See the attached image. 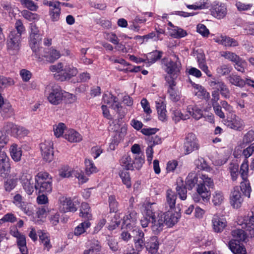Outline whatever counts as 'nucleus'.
I'll list each match as a JSON object with an SVG mask.
<instances>
[{"label":"nucleus","instance_id":"f257e3e1","mask_svg":"<svg viewBox=\"0 0 254 254\" xmlns=\"http://www.w3.org/2000/svg\"><path fill=\"white\" fill-rule=\"evenodd\" d=\"M154 202L146 201L145 203L146 218H149V222L151 223V228L153 232L157 234L163 230L165 220L164 214L162 212H155L152 205Z\"/></svg>","mask_w":254,"mask_h":254},{"label":"nucleus","instance_id":"f03ea898","mask_svg":"<svg viewBox=\"0 0 254 254\" xmlns=\"http://www.w3.org/2000/svg\"><path fill=\"white\" fill-rule=\"evenodd\" d=\"M50 70L54 73V77L61 81H64L76 75L77 69L72 64H53Z\"/></svg>","mask_w":254,"mask_h":254},{"label":"nucleus","instance_id":"7ed1b4c3","mask_svg":"<svg viewBox=\"0 0 254 254\" xmlns=\"http://www.w3.org/2000/svg\"><path fill=\"white\" fill-rule=\"evenodd\" d=\"M35 189L39 192L50 193L52 190L53 179L47 172H40L35 176Z\"/></svg>","mask_w":254,"mask_h":254},{"label":"nucleus","instance_id":"20e7f679","mask_svg":"<svg viewBox=\"0 0 254 254\" xmlns=\"http://www.w3.org/2000/svg\"><path fill=\"white\" fill-rule=\"evenodd\" d=\"M64 91L55 83H50L46 86L45 95L48 101L52 105H58L63 101Z\"/></svg>","mask_w":254,"mask_h":254},{"label":"nucleus","instance_id":"39448f33","mask_svg":"<svg viewBox=\"0 0 254 254\" xmlns=\"http://www.w3.org/2000/svg\"><path fill=\"white\" fill-rule=\"evenodd\" d=\"M20 34L15 33V31H11L9 34L7 41V49L11 54H16L20 49L21 42Z\"/></svg>","mask_w":254,"mask_h":254},{"label":"nucleus","instance_id":"423d86ee","mask_svg":"<svg viewBox=\"0 0 254 254\" xmlns=\"http://www.w3.org/2000/svg\"><path fill=\"white\" fill-rule=\"evenodd\" d=\"M9 234L16 239V244L21 254H28L25 236L20 233L16 227H10Z\"/></svg>","mask_w":254,"mask_h":254},{"label":"nucleus","instance_id":"0eeeda50","mask_svg":"<svg viewBox=\"0 0 254 254\" xmlns=\"http://www.w3.org/2000/svg\"><path fill=\"white\" fill-rule=\"evenodd\" d=\"M4 130L15 137H22L27 135L29 131L23 127L12 123H6L3 127Z\"/></svg>","mask_w":254,"mask_h":254},{"label":"nucleus","instance_id":"6e6552de","mask_svg":"<svg viewBox=\"0 0 254 254\" xmlns=\"http://www.w3.org/2000/svg\"><path fill=\"white\" fill-rule=\"evenodd\" d=\"M40 150L43 159L51 162L54 159L53 143L51 140H46L40 144Z\"/></svg>","mask_w":254,"mask_h":254},{"label":"nucleus","instance_id":"1a4fd4ad","mask_svg":"<svg viewBox=\"0 0 254 254\" xmlns=\"http://www.w3.org/2000/svg\"><path fill=\"white\" fill-rule=\"evenodd\" d=\"M58 204L59 209L61 212H74L77 210V207L70 197H66L64 196H61L59 199Z\"/></svg>","mask_w":254,"mask_h":254},{"label":"nucleus","instance_id":"9d476101","mask_svg":"<svg viewBox=\"0 0 254 254\" xmlns=\"http://www.w3.org/2000/svg\"><path fill=\"white\" fill-rule=\"evenodd\" d=\"M199 145L195 135L192 133H188L185 138L184 148L186 154L197 150Z\"/></svg>","mask_w":254,"mask_h":254},{"label":"nucleus","instance_id":"9b49d317","mask_svg":"<svg viewBox=\"0 0 254 254\" xmlns=\"http://www.w3.org/2000/svg\"><path fill=\"white\" fill-rule=\"evenodd\" d=\"M42 39L40 34L29 36L28 38L29 45L34 54V56L38 59H41L40 51L42 47H40V44Z\"/></svg>","mask_w":254,"mask_h":254},{"label":"nucleus","instance_id":"f8f14e48","mask_svg":"<svg viewBox=\"0 0 254 254\" xmlns=\"http://www.w3.org/2000/svg\"><path fill=\"white\" fill-rule=\"evenodd\" d=\"M10 172V159L4 150H0V175L6 177Z\"/></svg>","mask_w":254,"mask_h":254},{"label":"nucleus","instance_id":"ddd939ff","mask_svg":"<svg viewBox=\"0 0 254 254\" xmlns=\"http://www.w3.org/2000/svg\"><path fill=\"white\" fill-rule=\"evenodd\" d=\"M20 180L26 193L28 195L32 194L35 189L32 175L27 173H23L20 176Z\"/></svg>","mask_w":254,"mask_h":254},{"label":"nucleus","instance_id":"4468645a","mask_svg":"<svg viewBox=\"0 0 254 254\" xmlns=\"http://www.w3.org/2000/svg\"><path fill=\"white\" fill-rule=\"evenodd\" d=\"M252 212V215L249 218H240L238 223L241 226L242 228L249 231L252 237H254V207Z\"/></svg>","mask_w":254,"mask_h":254},{"label":"nucleus","instance_id":"2eb2a0df","mask_svg":"<svg viewBox=\"0 0 254 254\" xmlns=\"http://www.w3.org/2000/svg\"><path fill=\"white\" fill-rule=\"evenodd\" d=\"M110 127L114 132V140L115 143L120 141L126 134L127 126L126 124L113 123V125H110Z\"/></svg>","mask_w":254,"mask_h":254},{"label":"nucleus","instance_id":"dca6fc26","mask_svg":"<svg viewBox=\"0 0 254 254\" xmlns=\"http://www.w3.org/2000/svg\"><path fill=\"white\" fill-rule=\"evenodd\" d=\"M212 228L215 232L221 233L227 226L226 219L222 216L214 215L211 220Z\"/></svg>","mask_w":254,"mask_h":254},{"label":"nucleus","instance_id":"f3484780","mask_svg":"<svg viewBox=\"0 0 254 254\" xmlns=\"http://www.w3.org/2000/svg\"><path fill=\"white\" fill-rule=\"evenodd\" d=\"M243 202V198L241 193L239 190V188L236 187L233 189L230 195V204L234 208L237 209L241 206Z\"/></svg>","mask_w":254,"mask_h":254},{"label":"nucleus","instance_id":"a211bd4d","mask_svg":"<svg viewBox=\"0 0 254 254\" xmlns=\"http://www.w3.org/2000/svg\"><path fill=\"white\" fill-rule=\"evenodd\" d=\"M211 13L214 17L220 19L226 16L227 8L224 4L218 2L212 5Z\"/></svg>","mask_w":254,"mask_h":254},{"label":"nucleus","instance_id":"6ab92c4d","mask_svg":"<svg viewBox=\"0 0 254 254\" xmlns=\"http://www.w3.org/2000/svg\"><path fill=\"white\" fill-rule=\"evenodd\" d=\"M144 246L150 254H156L158 251L159 242L156 236L146 238Z\"/></svg>","mask_w":254,"mask_h":254},{"label":"nucleus","instance_id":"aec40b11","mask_svg":"<svg viewBox=\"0 0 254 254\" xmlns=\"http://www.w3.org/2000/svg\"><path fill=\"white\" fill-rule=\"evenodd\" d=\"M103 101L105 104L117 111H119L121 107L117 98L111 93L104 94Z\"/></svg>","mask_w":254,"mask_h":254},{"label":"nucleus","instance_id":"412c9836","mask_svg":"<svg viewBox=\"0 0 254 254\" xmlns=\"http://www.w3.org/2000/svg\"><path fill=\"white\" fill-rule=\"evenodd\" d=\"M42 57L41 59H38L39 62H41V59H42V57H44L48 62L54 63L56 60L59 59L61 57V54L59 51L54 49H48V52H46L44 55H41Z\"/></svg>","mask_w":254,"mask_h":254},{"label":"nucleus","instance_id":"4be33fe9","mask_svg":"<svg viewBox=\"0 0 254 254\" xmlns=\"http://www.w3.org/2000/svg\"><path fill=\"white\" fill-rule=\"evenodd\" d=\"M64 137L70 142H78L82 139L81 134L73 129L66 130Z\"/></svg>","mask_w":254,"mask_h":254},{"label":"nucleus","instance_id":"5701e85b","mask_svg":"<svg viewBox=\"0 0 254 254\" xmlns=\"http://www.w3.org/2000/svg\"><path fill=\"white\" fill-rule=\"evenodd\" d=\"M137 220V213L134 210H131L124 217L123 223L129 228L134 225Z\"/></svg>","mask_w":254,"mask_h":254},{"label":"nucleus","instance_id":"b1692460","mask_svg":"<svg viewBox=\"0 0 254 254\" xmlns=\"http://www.w3.org/2000/svg\"><path fill=\"white\" fill-rule=\"evenodd\" d=\"M164 218H165V224L168 227H172L178 221L180 218L179 215L177 213H173L171 211H168L165 213Z\"/></svg>","mask_w":254,"mask_h":254},{"label":"nucleus","instance_id":"393cba45","mask_svg":"<svg viewBox=\"0 0 254 254\" xmlns=\"http://www.w3.org/2000/svg\"><path fill=\"white\" fill-rule=\"evenodd\" d=\"M9 152L12 159L15 162H19L21 158L22 151L21 148L16 143L11 145Z\"/></svg>","mask_w":254,"mask_h":254},{"label":"nucleus","instance_id":"a878e982","mask_svg":"<svg viewBox=\"0 0 254 254\" xmlns=\"http://www.w3.org/2000/svg\"><path fill=\"white\" fill-rule=\"evenodd\" d=\"M197 193H199L204 201H208L210 199V192L204 184L199 182L196 188Z\"/></svg>","mask_w":254,"mask_h":254},{"label":"nucleus","instance_id":"bb28decb","mask_svg":"<svg viewBox=\"0 0 254 254\" xmlns=\"http://www.w3.org/2000/svg\"><path fill=\"white\" fill-rule=\"evenodd\" d=\"M210 85L217 88L218 90H220L221 95L225 98H229L230 97V91L223 82L212 81L210 83Z\"/></svg>","mask_w":254,"mask_h":254},{"label":"nucleus","instance_id":"cd10ccee","mask_svg":"<svg viewBox=\"0 0 254 254\" xmlns=\"http://www.w3.org/2000/svg\"><path fill=\"white\" fill-rule=\"evenodd\" d=\"M177 185L176 190L179 198L183 200H186L187 197V190L182 178L177 179Z\"/></svg>","mask_w":254,"mask_h":254},{"label":"nucleus","instance_id":"c85d7f7f","mask_svg":"<svg viewBox=\"0 0 254 254\" xmlns=\"http://www.w3.org/2000/svg\"><path fill=\"white\" fill-rule=\"evenodd\" d=\"M187 111L190 116H192L196 120H199L203 116L202 111L198 107L195 105H190L188 106Z\"/></svg>","mask_w":254,"mask_h":254},{"label":"nucleus","instance_id":"c756f323","mask_svg":"<svg viewBox=\"0 0 254 254\" xmlns=\"http://www.w3.org/2000/svg\"><path fill=\"white\" fill-rule=\"evenodd\" d=\"M192 86L194 89V93L198 98L205 99L209 98V93L202 86L195 83H193Z\"/></svg>","mask_w":254,"mask_h":254},{"label":"nucleus","instance_id":"7c9ffc66","mask_svg":"<svg viewBox=\"0 0 254 254\" xmlns=\"http://www.w3.org/2000/svg\"><path fill=\"white\" fill-rule=\"evenodd\" d=\"M231 234L233 238L231 241H233L234 243L238 242V244L240 242L245 241L247 237L244 231L240 229L233 230Z\"/></svg>","mask_w":254,"mask_h":254},{"label":"nucleus","instance_id":"2f4dec72","mask_svg":"<svg viewBox=\"0 0 254 254\" xmlns=\"http://www.w3.org/2000/svg\"><path fill=\"white\" fill-rule=\"evenodd\" d=\"M88 250L84 251L83 254H100L101 246L98 241L93 240L89 242Z\"/></svg>","mask_w":254,"mask_h":254},{"label":"nucleus","instance_id":"473e14b6","mask_svg":"<svg viewBox=\"0 0 254 254\" xmlns=\"http://www.w3.org/2000/svg\"><path fill=\"white\" fill-rule=\"evenodd\" d=\"M120 165L124 167L127 170H132L133 169V161L128 154H124L120 160Z\"/></svg>","mask_w":254,"mask_h":254},{"label":"nucleus","instance_id":"72a5a7b5","mask_svg":"<svg viewBox=\"0 0 254 254\" xmlns=\"http://www.w3.org/2000/svg\"><path fill=\"white\" fill-rule=\"evenodd\" d=\"M181 66L178 64H165L164 69L170 78L177 77Z\"/></svg>","mask_w":254,"mask_h":254},{"label":"nucleus","instance_id":"f704fd0d","mask_svg":"<svg viewBox=\"0 0 254 254\" xmlns=\"http://www.w3.org/2000/svg\"><path fill=\"white\" fill-rule=\"evenodd\" d=\"M137 237L134 238V247L136 251L137 252L141 251L144 246V243L142 239L144 238V233L140 230H138L137 231Z\"/></svg>","mask_w":254,"mask_h":254},{"label":"nucleus","instance_id":"c9c22d12","mask_svg":"<svg viewBox=\"0 0 254 254\" xmlns=\"http://www.w3.org/2000/svg\"><path fill=\"white\" fill-rule=\"evenodd\" d=\"M229 247L234 254H246L245 248L239 243H234L233 241H230L229 243Z\"/></svg>","mask_w":254,"mask_h":254},{"label":"nucleus","instance_id":"e433bc0d","mask_svg":"<svg viewBox=\"0 0 254 254\" xmlns=\"http://www.w3.org/2000/svg\"><path fill=\"white\" fill-rule=\"evenodd\" d=\"M38 233L41 243L43 244L44 249L49 251L52 247V245L50 243L48 234L41 231H38Z\"/></svg>","mask_w":254,"mask_h":254},{"label":"nucleus","instance_id":"4c0bfd02","mask_svg":"<svg viewBox=\"0 0 254 254\" xmlns=\"http://www.w3.org/2000/svg\"><path fill=\"white\" fill-rule=\"evenodd\" d=\"M227 125L231 128L240 130L243 127L244 124L241 119L238 117H235L232 120L227 121Z\"/></svg>","mask_w":254,"mask_h":254},{"label":"nucleus","instance_id":"58836bf2","mask_svg":"<svg viewBox=\"0 0 254 254\" xmlns=\"http://www.w3.org/2000/svg\"><path fill=\"white\" fill-rule=\"evenodd\" d=\"M91 226V223L88 220L80 223L76 226L74 230L75 236H78L86 232V230Z\"/></svg>","mask_w":254,"mask_h":254},{"label":"nucleus","instance_id":"ea45409f","mask_svg":"<svg viewBox=\"0 0 254 254\" xmlns=\"http://www.w3.org/2000/svg\"><path fill=\"white\" fill-rule=\"evenodd\" d=\"M177 196L175 192L171 190H167L166 192V203L170 209L175 208Z\"/></svg>","mask_w":254,"mask_h":254},{"label":"nucleus","instance_id":"a19ab883","mask_svg":"<svg viewBox=\"0 0 254 254\" xmlns=\"http://www.w3.org/2000/svg\"><path fill=\"white\" fill-rule=\"evenodd\" d=\"M119 175L123 184L127 189L130 188L131 187V181L129 172L127 170H122L119 172Z\"/></svg>","mask_w":254,"mask_h":254},{"label":"nucleus","instance_id":"79ce46f5","mask_svg":"<svg viewBox=\"0 0 254 254\" xmlns=\"http://www.w3.org/2000/svg\"><path fill=\"white\" fill-rule=\"evenodd\" d=\"M80 210L79 216L80 217L87 219L88 220L91 219L92 214L90 208L88 203L86 202L82 203Z\"/></svg>","mask_w":254,"mask_h":254},{"label":"nucleus","instance_id":"37998d69","mask_svg":"<svg viewBox=\"0 0 254 254\" xmlns=\"http://www.w3.org/2000/svg\"><path fill=\"white\" fill-rule=\"evenodd\" d=\"M163 52L155 50L148 53L146 55V60L148 64H153L160 60L162 56Z\"/></svg>","mask_w":254,"mask_h":254},{"label":"nucleus","instance_id":"c03bdc74","mask_svg":"<svg viewBox=\"0 0 254 254\" xmlns=\"http://www.w3.org/2000/svg\"><path fill=\"white\" fill-rule=\"evenodd\" d=\"M73 169L67 165H64L59 169V175L62 178H68L72 176Z\"/></svg>","mask_w":254,"mask_h":254},{"label":"nucleus","instance_id":"a18cd8bd","mask_svg":"<svg viewBox=\"0 0 254 254\" xmlns=\"http://www.w3.org/2000/svg\"><path fill=\"white\" fill-rule=\"evenodd\" d=\"M224 200L223 193L220 190H216L212 194V202L215 206L221 205Z\"/></svg>","mask_w":254,"mask_h":254},{"label":"nucleus","instance_id":"49530a36","mask_svg":"<svg viewBox=\"0 0 254 254\" xmlns=\"http://www.w3.org/2000/svg\"><path fill=\"white\" fill-rule=\"evenodd\" d=\"M85 172L87 175H90L98 172V169L95 165L93 161L89 159L85 160Z\"/></svg>","mask_w":254,"mask_h":254},{"label":"nucleus","instance_id":"de8ad7c7","mask_svg":"<svg viewBox=\"0 0 254 254\" xmlns=\"http://www.w3.org/2000/svg\"><path fill=\"white\" fill-rule=\"evenodd\" d=\"M156 104L159 118L160 120L163 121L166 118V106L163 102H156Z\"/></svg>","mask_w":254,"mask_h":254},{"label":"nucleus","instance_id":"09e8293b","mask_svg":"<svg viewBox=\"0 0 254 254\" xmlns=\"http://www.w3.org/2000/svg\"><path fill=\"white\" fill-rule=\"evenodd\" d=\"M197 181L198 178L196 174L194 172H191L188 175L186 179V184L189 189L191 190L197 183Z\"/></svg>","mask_w":254,"mask_h":254},{"label":"nucleus","instance_id":"8fccbe9b","mask_svg":"<svg viewBox=\"0 0 254 254\" xmlns=\"http://www.w3.org/2000/svg\"><path fill=\"white\" fill-rule=\"evenodd\" d=\"M229 81L235 86L242 87L245 85V81L237 75H231L227 77Z\"/></svg>","mask_w":254,"mask_h":254},{"label":"nucleus","instance_id":"3c124183","mask_svg":"<svg viewBox=\"0 0 254 254\" xmlns=\"http://www.w3.org/2000/svg\"><path fill=\"white\" fill-rule=\"evenodd\" d=\"M14 83V80L11 78L0 76V89L12 86Z\"/></svg>","mask_w":254,"mask_h":254},{"label":"nucleus","instance_id":"603ef678","mask_svg":"<svg viewBox=\"0 0 254 254\" xmlns=\"http://www.w3.org/2000/svg\"><path fill=\"white\" fill-rule=\"evenodd\" d=\"M249 172V161L247 159H245L243 162L241 164L240 170L241 176L243 180L247 179L248 174Z\"/></svg>","mask_w":254,"mask_h":254},{"label":"nucleus","instance_id":"864d4df0","mask_svg":"<svg viewBox=\"0 0 254 254\" xmlns=\"http://www.w3.org/2000/svg\"><path fill=\"white\" fill-rule=\"evenodd\" d=\"M134 39L135 40L141 39V43H143L144 41H147L148 39H153L155 41H157L159 39V36L155 32H152L143 36L137 35L134 37Z\"/></svg>","mask_w":254,"mask_h":254},{"label":"nucleus","instance_id":"5fc2aeb1","mask_svg":"<svg viewBox=\"0 0 254 254\" xmlns=\"http://www.w3.org/2000/svg\"><path fill=\"white\" fill-rule=\"evenodd\" d=\"M241 190L244 194L248 198L250 197L251 188L249 181L247 179L241 183Z\"/></svg>","mask_w":254,"mask_h":254},{"label":"nucleus","instance_id":"6e6d98bb","mask_svg":"<svg viewBox=\"0 0 254 254\" xmlns=\"http://www.w3.org/2000/svg\"><path fill=\"white\" fill-rule=\"evenodd\" d=\"M66 128L65 125L62 123L53 126V130L55 135L57 137H60L63 135V133Z\"/></svg>","mask_w":254,"mask_h":254},{"label":"nucleus","instance_id":"4d7b16f0","mask_svg":"<svg viewBox=\"0 0 254 254\" xmlns=\"http://www.w3.org/2000/svg\"><path fill=\"white\" fill-rule=\"evenodd\" d=\"M229 169L232 180L233 181H236L239 174V165L236 163H231Z\"/></svg>","mask_w":254,"mask_h":254},{"label":"nucleus","instance_id":"13d9d810","mask_svg":"<svg viewBox=\"0 0 254 254\" xmlns=\"http://www.w3.org/2000/svg\"><path fill=\"white\" fill-rule=\"evenodd\" d=\"M221 55L225 59L230 60L231 62L238 64L240 57L235 53L228 51H223L222 52Z\"/></svg>","mask_w":254,"mask_h":254},{"label":"nucleus","instance_id":"bf43d9fd","mask_svg":"<svg viewBox=\"0 0 254 254\" xmlns=\"http://www.w3.org/2000/svg\"><path fill=\"white\" fill-rule=\"evenodd\" d=\"M170 99L173 102H177L181 98V93L176 88L168 89Z\"/></svg>","mask_w":254,"mask_h":254},{"label":"nucleus","instance_id":"052dcab7","mask_svg":"<svg viewBox=\"0 0 254 254\" xmlns=\"http://www.w3.org/2000/svg\"><path fill=\"white\" fill-rule=\"evenodd\" d=\"M254 141V130L249 131L244 136L242 146L245 147V144L247 145Z\"/></svg>","mask_w":254,"mask_h":254},{"label":"nucleus","instance_id":"680f3d73","mask_svg":"<svg viewBox=\"0 0 254 254\" xmlns=\"http://www.w3.org/2000/svg\"><path fill=\"white\" fill-rule=\"evenodd\" d=\"M49 14L53 21H58L60 19L61 14V7L57 6L56 8H50Z\"/></svg>","mask_w":254,"mask_h":254},{"label":"nucleus","instance_id":"e2e57ef3","mask_svg":"<svg viewBox=\"0 0 254 254\" xmlns=\"http://www.w3.org/2000/svg\"><path fill=\"white\" fill-rule=\"evenodd\" d=\"M21 13L24 18L30 21L38 20L39 18L37 13H32L27 10H23Z\"/></svg>","mask_w":254,"mask_h":254},{"label":"nucleus","instance_id":"0e129e2a","mask_svg":"<svg viewBox=\"0 0 254 254\" xmlns=\"http://www.w3.org/2000/svg\"><path fill=\"white\" fill-rule=\"evenodd\" d=\"M15 29L12 30L11 31H15V33L17 34H20L21 36L23 33L25 32V28L21 20H16L15 25Z\"/></svg>","mask_w":254,"mask_h":254},{"label":"nucleus","instance_id":"69168bd1","mask_svg":"<svg viewBox=\"0 0 254 254\" xmlns=\"http://www.w3.org/2000/svg\"><path fill=\"white\" fill-rule=\"evenodd\" d=\"M173 119L175 122H179L181 120H187L190 118V116L188 114L183 115L179 110H176L173 111Z\"/></svg>","mask_w":254,"mask_h":254},{"label":"nucleus","instance_id":"338daca9","mask_svg":"<svg viewBox=\"0 0 254 254\" xmlns=\"http://www.w3.org/2000/svg\"><path fill=\"white\" fill-rule=\"evenodd\" d=\"M172 35L175 38H180L185 37L187 35V32L186 30L177 26L172 30Z\"/></svg>","mask_w":254,"mask_h":254},{"label":"nucleus","instance_id":"774afa93","mask_svg":"<svg viewBox=\"0 0 254 254\" xmlns=\"http://www.w3.org/2000/svg\"><path fill=\"white\" fill-rule=\"evenodd\" d=\"M199 179L200 180L199 182H201L204 184V185L208 188H212L214 186L213 180L204 174H201L199 176Z\"/></svg>","mask_w":254,"mask_h":254}]
</instances>
